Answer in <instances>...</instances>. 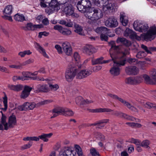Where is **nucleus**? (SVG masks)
Instances as JSON below:
<instances>
[{
  "label": "nucleus",
  "mask_w": 156,
  "mask_h": 156,
  "mask_svg": "<svg viewBox=\"0 0 156 156\" xmlns=\"http://www.w3.org/2000/svg\"><path fill=\"white\" fill-rule=\"evenodd\" d=\"M83 51L87 54L90 55L97 51V50L92 45H88L84 48Z\"/></svg>",
  "instance_id": "nucleus-18"
},
{
  "label": "nucleus",
  "mask_w": 156,
  "mask_h": 156,
  "mask_svg": "<svg viewBox=\"0 0 156 156\" xmlns=\"http://www.w3.org/2000/svg\"><path fill=\"white\" fill-rule=\"evenodd\" d=\"M109 121V119H104L96 122V129H101L104 127L105 126L104 124L108 123Z\"/></svg>",
  "instance_id": "nucleus-22"
},
{
  "label": "nucleus",
  "mask_w": 156,
  "mask_h": 156,
  "mask_svg": "<svg viewBox=\"0 0 156 156\" xmlns=\"http://www.w3.org/2000/svg\"><path fill=\"white\" fill-rule=\"evenodd\" d=\"M90 153L92 156H99V153L94 149H93L90 150Z\"/></svg>",
  "instance_id": "nucleus-58"
},
{
  "label": "nucleus",
  "mask_w": 156,
  "mask_h": 156,
  "mask_svg": "<svg viewBox=\"0 0 156 156\" xmlns=\"http://www.w3.org/2000/svg\"><path fill=\"white\" fill-rule=\"evenodd\" d=\"M150 74L151 78L147 75H144L143 78L146 83L151 85L156 84V69H152L150 72Z\"/></svg>",
  "instance_id": "nucleus-6"
},
{
  "label": "nucleus",
  "mask_w": 156,
  "mask_h": 156,
  "mask_svg": "<svg viewBox=\"0 0 156 156\" xmlns=\"http://www.w3.org/2000/svg\"><path fill=\"white\" fill-rule=\"evenodd\" d=\"M55 48L57 50L58 53L59 54L62 53V48L59 45L56 44L55 46Z\"/></svg>",
  "instance_id": "nucleus-62"
},
{
  "label": "nucleus",
  "mask_w": 156,
  "mask_h": 156,
  "mask_svg": "<svg viewBox=\"0 0 156 156\" xmlns=\"http://www.w3.org/2000/svg\"><path fill=\"white\" fill-rule=\"evenodd\" d=\"M8 87L11 90L16 91H19L22 90L23 88V85L20 84L17 85H13L9 84L8 85Z\"/></svg>",
  "instance_id": "nucleus-20"
},
{
  "label": "nucleus",
  "mask_w": 156,
  "mask_h": 156,
  "mask_svg": "<svg viewBox=\"0 0 156 156\" xmlns=\"http://www.w3.org/2000/svg\"><path fill=\"white\" fill-rule=\"evenodd\" d=\"M103 5L106 7L107 9L109 10H114L116 7L114 3L111 2V1H108L106 0L104 2L103 0V2H102Z\"/></svg>",
  "instance_id": "nucleus-19"
},
{
  "label": "nucleus",
  "mask_w": 156,
  "mask_h": 156,
  "mask_svg": "<svg viewBox=\"0 0 156 156\" xmlns=\"http://www.w3.org/2000/svg\"><path fill=\"white\" fill-rule=\"evenodd\" d=\"M49 34V33L47 32L46 31H44L43 32H40L39 33L38 35V37L40 38H41L42 35H44L45 36H48Z\"/></svg>",
  "instance_id": "nucleus-60"
},
{
  "label": "nucleus",
  "mask_w": 156,
  "mask_h": 156,
  "mask_svg": "<svg viewBox=\"0 0 156 156\" xmlns=\"http://www.w3.org/2000/svg\"><path fill=\"white\" fill-rule=\"evenodd\" d=\"M16 116L12 115L9 116L8 123V129L9 128H12L16 125Z\"/></svg>",
  "instance_id": "nucleus-16"
},
{
  "label": "nucleus",
  "mask_w": 156,
  "mask_h": 156,
  "mask_svg": "<svg viewBox=\"0 0 156 156\" xmlns=\"http://www.w3.org/2000/svg\"><path fill=\"white\" fill-rule=\"evenodd\" d=\"M32 89V87L29 86H25L21 93V98L24 99L27 97L30 94V92Z\"/></svg>",
  "instance_id": "nucleus-17"
},
{
  "label": "nucleus",
  "mask_w": 156,
  "mask_h": 156,
  "mask_svg": "<svg viewBox=\"0 0 156 156\" xmlns=\"http://www.w3.org/2000/svg\"><path fill=\"white\" fill-rule=\"evenodd\" d=\"M52 113L53 115L51 117V118H54L59 115H62L66 116H71L74 114L71 110L61 107L55 108L52 110Z\"/></svg>",
  "instance_id": "nucleus-4"
},
{
  "label": "nucleus",
  "mask_w": 156,
  "mask_h": 156,
  "mask_svg": "<svg viewBox=\"0 0 156 156\" xmlns=\"http://www.w3.org/2000/svg\"><path fill=\"white\" fill-rule=\"evenodd\" d=\"M43 27L42 24L33 25L31 23H27L25 27H22V29L25 30H34L37 29L41 28Z\"/></svg>",
  "instance_id": "nucleus-12"
},
{
  "label": "nucleus",
  "mask_w": 156,
  "mask_h": 156,
  "mask_svg": "<svg viewBox=\"0 0 156 156\" xmlns=\"http://www.w3.org/2000/svg\"><path fill=\"white\" fill-rule=\"evenodd\" d=\"M130 142L134 143L136 145L140 146L141 145V141L137 139L132 138L130 140Z\"/></svg>",
  "instance_id": "nucleus-50"
},
{
  "label": "nucleus",
  "mask_w": 156,
  "mask_h": 156,
  "mask_svg": "<svg viewBox=\"0 0 156 156\" xmlns=\"http://www.w3.org/2000/svg\"><path fill=\"white\" fill-rule=\"evenodd\" d=\"M116 42L118 43H121L124 45L128 47L130 45V42L128 41L124 38L118 37L116 40Z\"/></svg>",
  "instance_id": "nucleus-21"
},
{
  "label": "nucleus",
  "mask_w": 156,
  "mask_h": 156,
  "mask_svg": "<svg viewBox=\"0 0 156 156\" xmlns=\"http://www.w3.org/2000/svg\"><path fill=\"white\" fill-rule=\"evenodd\" d=\"M84 101L83 98L81 96H79L75 99V101L77 105H83L82 102Z\"/></svg>",
  "instance_id": "nucleus-44"
},
{
  "label": "nucleus",
  "mask_w": 156,
  "mask_h": 156,
  "mask_svg": "<svg viewBox=\"0 0 156 156\" xmlns=\"http://www.w3.org/2000/svg\"><path fill=\"white\" fill-rule=\"evenodd\" d=\"M133 78L135 84L140 83L142 80V77L140 76L133 77Z\"/></svg>",
  "instance_id": "nucleus-46"
},
{
  "label": "nucleus",
  "mask_w": 156,
  "mask_h": 156,
  "mask_svg": "<svg viewBox=\"0 0 156 156\" xmlns=\"http://www.w3.org/2000/svg\"><path fill=\"white\" fill-rule=\"evenodd\" d=\"M125 114L122 113L121 112H119L117 111L114 112L112 115L116 116L121 117L124 118Z\"/></svg>",
  "instance_id": "nucleus-49"
},
{
  "label": "nucleus",
  "mask_w": 156,
  "mask_h": 156,
  "mask_svg": "<svg viewBox=\"0 0 156 156\" xmlns=\"http://www.w3.org/2000/svg\"><path fill=\"white\" fill-rule=\"evenodd\" d=\"M107 95L108 96H109L113 99L118 100L119 101H120L121 102L124 104H125L126 101H125L123 100L122 99L119 98L116 95L110 93L108 94Z\"/></svg>",
  "instance_id": "nucleus-37"
},
{
  "label": "nucleus",
  "mask_w": 156,
  "mask_h": 156,
  "mask_svg": "<svg viewBox=\"0 0 156 156\" xmlns=\"http://www.w3.org/2000/svg\"><path fill=\"white\" fill-rule=\"evenodd\" d=\"M109 43L111 45V48L109 50L110 54L112 59H114L115 57H118L113 54V52L117 54L121 55V56L125 57L126 55L129 54V48H124L122 46H116L115 42L113 41H111Z\"/></svg>",
  "instance_id": "nucleus-1"
},
{
  "label": "nucleus",
  "mask_w": 156,
  "mask_h": 156,
  "mask_svg": "<svg viewBox=\"0 0 156 156\" xmlns=\"http://www.w3.org/2000/svg\"><path fill=\"white\" fill-rule=\"evenodd\" d=\"M140 32H143L147 30L149 27L147 24L144 23H141V25H140Z\"/></svg>",
  "instance_id": "nucleus-42"
},
{
  "label": "nucleus",
  "mask_w": 156,
  "mask_h": 156,
  "mask_svg": "<svg viewBox=\"0 0 156 156\" xmlns=\"http://www.w3.org/2000/svg\"><path fill=\"white\" fill-rule=\"evenodd\" d=\"M27 80V79L24 78L23 77V76H14L12 78V80L14 81H16L18 80L23 81Z\"/></svg>",
  "instance_id": "nucleus-48"
},
{
  "label": "nucleus",
  "mask_w": 156,
  "mask_h": 156,
  "mask_svg": "<svg viewBox=\"0 0 156 156\" xmlns=\"http://www.w3.org/2000/svg\"><path fill=\"white\" fill-rule=\"evenodd\" d=\"M42 23L45 26L48 25L49 24V21L47 18H45L42 20Z\"/></svg>",
  "instance_id": "nucleus-63"
},
{
  "label": "nucleus",
  "mask_w": 156,
  "mask_h": 156,
  "mask_svg": "<svg viewBox=\"0 0 156 156\" xmlns=\"http://www.w3.org/2000/svg\"><path fill=\"white\" fill-rule=\"evenodd\" d=\"M52 133L48 134L43 133L41 135L39 136V139H41L44 142H47L48 140V138H50L52 135Z\"/></svg>",
  "instance_id": "nucleus-26"
},
{
  "label": "nucleus",
  "mask_w": 156,
  "mask_h": 156,
  "mask_svg": "<svg viewBox=\"0 0 156 156\" xmlns=\"http://www.w3.org/2000/svg\"><path fill=\"white\" fill-rule=\"evenodd\" d=\"M80 3V2L79 1L77 4V8L78 10L82 13L87 12L88 10Z\"/></svg>",
  "instance_id": "nucleus-31"
},
{
  "label": "nucleus",
  "mask_w": 156,
  "mask_h": 156,
  "mask_svg": "<svg viewBox=\"0 0 156 156\" xmlns=\"http://www.w3.org/2000/svg\"><path fill=\"white\" fill-rule=\"evenodd\" d=\"M120 20L123 26H126L127 25L128 20L126 19L125 14L124 13H120Z\"/></svg>",
  "instance_id": "nucleus-30"
},
{
  "label": "nucleus",
  "mask_w": 156,
  "mask_h": 156,
  "mask_svg": "<svg viewBox=\"0 0 156 156\" xmlns=\"http://www.w3.org/2000/svg\"><path fill=\"white\" fill-rule=\"evenodd\" d=\"M57 1L55 0H52L51 2L48 4L49 7V9L50 12H53L54 11L58 10L60 9V5H61L65 3L63 1L66 0H57Z\"/></svg>",
  "instance_id": "nucleus-7"
},
{
  "label": "nucleus",
  "mask_w": 156,
  "mask_h": 156,
  "mask_svg": "<svg viewBox=\"0 0 156 156\" xmlns=\"http://www.w3.org/2000/svg\"><path fill=\"white\" fill-rule=\"evenodd\" d=\"M14 19L16 21L20 22H23L26 20L24 16L19 13H17L14 16Z\"/></svg>",
  "instance_id": "nucleus-34"
},
{
  "label": "nucleus",
  "mask_w": 156,
  "mask_h": 156,
  "mask_svg": "<svg viewBox=\"0 0 156 156\" xmlns=\"http://www.w3.org/2000/svg\"><path fill=\"white\" fill-rule=\"evenodd\" d=\"M109 29L107 28L101 27H98L95 30V31L98 33H105L107 34L108 32Z\"/></svg>",
  "instance_id": "nucleus-29"
},
{
  "label": "nucleus",
  "mask_w": 156,
  "mask_h": 156,
  "mask_svg": "<svg viewBox=\"0 0 156 156\" xmlns=\"http://www.w3.org/2000/svg\"><path fill=\"white\" fill-rule=\"evenodd\" d=\"M104 58L102 57L97 58L96 59L92 58L91 60L92 64V65H95L97 64H102L103 60Z\"/></svg>",
  "instance_id": "nucleus-35"
},
{
  "label": "nucleus",
  "mask_w": 156,
  "mask_h": 156,
  "mask_svg": "<svg viewBox=\"0 0 156 156\" xmlns=\"http://www.w3.org/2000/svg\"><path fill=\"white\" fill-rule=\"evenodd\" d=\"M12 7L11 5H9L6 6L4 12L6 14L10 15L12 12Z\"/></svg>",
  "instance_id": "nucleus-38"
},
{
  "label": "nucleus",
  "mask_w": 156,
  "mask_h": 156,
  "mask_svg": "<svg viewBox=\"0 0 156 156\" xmlns=\"http://www.w3.org/2000/svg\"><path fill=\"white\" fill-rule=\"evenodd\" d=\"M37 90L39 92H47L48 91V88L47 85L39 84L37 86Z\"/></svg>",
  "instance_id": "nucleus-24"
},
{
  "label": "nucleus",
  "mask_w": 156,
  "mask_h": 156,
  "mask_svg": "<svg viewBox=\"0 0 156 156\" xmlns=\"http://www.w3.org/2000/svg\"><path fill=\"white\" fill-rule=\"evenodd\" d=\"M49 87L51 90L55 91L57 90L59 88V86L57 84H51L49 85Z\"/></svg>",
  "instance_id": "nucleus-51"
},
{
  "label": "nucleus",
  "mask_w": 156,
  "mask_h": 156,
  "mask_svg": "<svg viewBox=\"0 0 156 156\" xmlns=\"http://www.w3.org/2000/svg\"><path fill=\"white\" fill-rule=\"evenodd\" d=\"M54 29L58 30L63 35L67 36L71 35L72 33L71 31L69 29L63 28L60 25H56L54 27Z\"/></svg>",
  "instance_id": "nucleus-11"
},
{
  "label": "nucleus",
  "mask_w": 156,
  "mask_h": 156,
  "mask_svg": "<svg viewBox=\"0 0 156 156\" xmlns=\"http://www.w3.org/2000/svg\"><path fill=\"white\" fill-rule=\"evenodd\" d=\"M80 2V3L82 4L88 10L91 7V3L90 0H82Z\"/></svg>",
  "instance_id": "nucleus-28"
},
{
  "label": "nucleus",
  "mask_w": 156,
  "mask_h": 156,
  "mask_svg": "<svg viewBox=\"0 0 156 156\" xmlns=\"http://www.w3.org/2000/svg\"><path fill=\"white\" fill-rule=\"evenodd\" d=\"M81 66V65L80 64L76 66L73 63H71L69 66L68 69L65 73V77L66 81L69 82L71 81L77 72V68H80Z\"/></svg>",
  "instance_id": "nucleus-3"
},
{
  "label": "nucleus",
  "mask_w": 156,
  "mask_h": 156,
  "mask_svg": "<svg viewBox=\"0 0 156 156\" xmlns=\"http://www.w3.org/2000/svg\"><path fill=\"white\" fill-rule=\"evenodd\" d=\"M3 104L4 105V108H2V109L4 111H5L7 108V98L6 96L5 95L3 98Z\"/></svg>",
  "instance_id": "nucleus-47"
},
{
  "label": "nucleus",
  "mask_w": 156,
  "mask_h": 156,
  "mask_svg": "<svg viewBox=\"0 0 156 156\" xmlns=\"http://www.w3.org/2000/svg\"><path fill=\"white\" fill-rule=\"evenodd\" d=\"M150 144V142L149 140H146L143 141L142 142H141V145L140 146L145 148L149 149L150 148L149 146Z\"/></svg>",
  "instance_id": "nucleus-39"
},
{
  "label": "nucleus",
  "mask_w": 156,
  "mask_h": 156,
  "mask_svg": "<svg viewBox=\"0 0 156 156\" xmlns=\"http://www.w3.org/2000/svg\"><path fill=\"white\" fill-rule=\"evenodd\" d=\"M91 71L87 70H83L80 71L76 75V78L81 79L87 77L91 73Z\"/></svg>",
  "instance_id": "nucleus-14"
},
{
  "label": "nucleus",
  "mask_w": 156,
  "mask_h": 156,
  "mask_svg": "<svg viewBox=\"0 0 156 156\" xmlns=\"http://www.w3.org/2000/svg\"><path fill=\"white\" fill-rule=\"evenodd\" d=\"M144 52L140 51L138 52L136 55V57L138 58H141L144 56Z\"/></svg>",
  "instance_id": "nucleus-61"
},
{
  "label": "nucleus",
  "mask_w": 156,
  "mask_h": 156,
  "mask_svg": "<svg viewBox=\"0 0 156 156\" xmlns=\"http://www.w3.org/2000/svg\"><path fill=\"white\" fill-rule=\"evenodd\" d=\"M92 12H87L86 15L88 19L92 21L97 20L101 18L103 16V14L102 11L100 9L93 8Z\"/></svg>",
  "instance_id": "nucleus-5"
},
{
  "label": "nucleus",
  "mask_w": 156,
  "mask_h": 156,
  "mask_svg": "<svg viewBox=\"0 0 156 156\" xmlns=\"http://www.w3.org/2000/svg\"><path fill=\"white\" fill-rule=\"evenodd\" d=\"M74 58L76 61L79 62L80 60V56L77 52H75L74 54Z\"/></svg>",
  "instance_id": "nucleus-59"
},
{
  "label": "nucleus",
  "mask_w": 156,
  "mask_h": 156,
  "mask_svg": "<svg viewBox=\"0 0 156 156\" xmlns=\"http://www.w3.org/2000/svg\"><path fill=\"white\" fill-rule=\"evenodd\" d=\"M156 34V27L152 28L146 34H141V37L145 41H151L154 39Z\"/></svg>",
  "instance_id": "nucleus-8"
},
{
  "label": "nucleus",
  "mask_w": 156,
  "mask_h": 156,
  "mask_svg": "<svg viewBox=\"0 0 156 156\" xmlns=\"http://www.w3.org/2000/svg\"><path fill=\"white\" fill-rule=\"evenodd\" d=\"M25 110H31L34 108L35 106V104L34 102L30 103L26 102L23 104Z\"/></svg>",
  "instance_id": "nucleus-25"
},
{
  "label": "nucleus",
  "mask_w": 156,
  "mask_h": 156,
  "mask_svg": "<svg viewBox=\"0 0 156 156\" xmlns=\"http://www.w3.org/2000/svg\"><path fill=\"white\" fill-rule=\"evenodd\" d=\"M125 72L129 75H136L138 73L139 69L135 66H129L126 68Z\"/></svg>",
  "instance_id": "nucleus-10"
},
{
  "label": "nucleus",
  "mask_w": 156,
  "mask_h": 156,
  "mask_svg": "<svg viewBox=\"0 0 156 156\" xmlns=\"http://www.w3.org/2000/svg\"><path fill=\"white\" fill-rule=\"evenodd\" d=\"M133 31L129 28L126 29L125 31V35L126 36H130Z\"/></svg>",
  "instance_id": "nucleus-56"
},
{
  "label": "nucleus",
  "mask_w": 156,
  "mask_h": 156,
  "mask_svg": "<svg viewBox=\"0 0 156 156\" xmlns=\"http://www.w3.org/2000/svg\"><path fill=\"white\" fill-rule=\"evenodd\" d=\"M126 83L130 84H134L133 77H129L126 78L125 80Z\"/></svg>",
  "instance_id": "nucleus-43"
},
{
  "label": "nucleus",
  "mask_w": 156,
  "mask_h": 156,
  "mask_svg": "<svg viewBox=\"0 0 156 156\" xmlns=\"http://www.w3.org/2000/svg\"><path fill=\"white\" fill-rule=\"evenodd\" d=\"M141 47L148 53H151V51H156V48L154 47H147L146 46L141 44Z\"/></svg>",
  "instance_id": "nucleus-27"
},
{
  "label": "nucleus",
  "mask_w": 156,
  "mask_h": 156,
  "mask_svg": "<svg viewBox=\"0 0 156 156\" xmlns=\"http://www.w3.org/2000/svg\"><path fill=\"white\" fill-rule=\"evenodd\" d=\"M22 75L23 77L24 78L27 79V78H30V72H23L22 73Z\"/></svg>",
  "instance_id": "nucleus-52"
},
{
  "label": "nucleus",
  "mask_w": 156,
  "mask_h": 156,
  "mask_svg": "<svg viewBox=\"0 0 156 156\" xmlns=\"http://www.w3.org/2000/svg\"><path fill=\"white\" fill-rule=\"evenodd\" d=\"M32 142L30 141L27 144L21 147L22 149H25L29 148L32 145Z\"/></svg>",
  "instance_id": "nucleus-57"
},
{
  "label": "nucleus",
  "mask_w": 156,
  "mask_h": 156,
  "mask_svg": "<svg viewBox=\"0 0 156 156\" xmlns=\"http://www.w3.org/2000/svg\"><path fill=\"white\" fill-rule=\"evenodd\" d=\"M100 37L101 40L105 41H107L108 40V37L107 36L103 34H101L100 36Z\"/></svg>",
  "instance_id": "nucleus-64"
},
{
  "label": "nucleus",
  "mask_w": 156,
  "mask_h": 156,
  "mask_svg": "<svg viewBox=\"0 0 156 156\" xmlns=\"http://www.w3.org/2000/svg\"><path fill=\"white\" fill-rule=\"evenodd\" d=\"M113 110L110 109L108 108H100L96 109H92L91 112H109L112 111Z\"/></svg>",
  "instance_id": "nucleus-36"
},
{
  "label": "nucleus",
  "mask_w": 156,
  "mask_h": 156,
  "mask_svg": "<svg viewBox=\"0 0 156 156\" xmlns=\"http://www.w3.org/2000/svg\"><path fill=\"white\" fill-rule=\"evenodd\" d=\"M105 25L110 27H115L118 25L117 20L113 17H110L105 22Z\"/></svg>",
  "instance_id": "nucleus-13"
},
{
  "label": "nucleus",
  "mask_w": 156,
  "mask_h": 156,
  "mask_svg": "<svg viewBox=\"0 0 156 156\" xmlns=\"http://www.w3.org/2000/svg\"><path fill=\"white\" fill-rule=\"evenodd\" d=\"M30 78L31 80H37V81H43L44 80H48L47 79L44 80V78L38 76H36L34 77L31 76L30 77Z\"/></svg>",
  "instance_id": "nucleus-45"
},
{
  "label": "nucleus",
  "mask_w": 156,
  "mask_h": 156,
  "mask_svg": "<svg viewBox=\"0 0 156 156\" xmlns=\"http://www.w3.org/2000/svg\"><path fill=\"white\" fill-rule=\"evenodd\" d=\"M35 47L37 50L41 53L44 57L47 58H48V56L45 52V49L41 46L38 43H36Z\"/></svg>",
  "instance_id": "nucleus-23"
},
{
  "label": "nucleus",
  "mask_w": 156,
  "mask_h": 156,
  "mask_svg": "<svg viewBox=\"0 0 156 156\" xmlns=\"http://www.w3.org/2000/svg\"><path fill=\"white\" fill-rule=\"evenodd\" d=\"M95 136L97 138L101 139V140H103L105 139L104 136L100 133H96Z\"/></svg>",
  "instance_id": "nucleus-53"
},
{
  "label": "nucleus",
  "mask_w": 156,
  "mask_h": 156,
  "mask_svg": "<svg viewBox=\"0 0 156 156\" xmlns=\"http://www.w3.org/2000/svg\"><path fill=\"white\" fill-rule=\"evenodd\" d=\"M59 23L62 25H64L66 27H72L73 26L72 22L70 20H67V21L64 20H62L60 21Z\"/></svg>",
  "instance_id": "nucleus-33"
},
{
  "label": "nucleus",
  "mask_w": 156,
  "mask_h": 156,
  "mask_svg": "<svg viewBox=\"0 0 156 156\" xmlns=\"http://www.w3.org/2000/svg\"><path fill=\"white\" fill-rule=\"evenodd\" d=\"M65 3H63V6H62L63 11L65 12L67 15L70 16L73 14L74 13V8L72 5L66 2V1H63Z\"/></svg>",
  "instance_id": "nucleus-9"
},
{
  "label": "nucleus",
  "mask_w": 156,
  "mask_h": 156,
  "mask_svg": "<svg viewBox=\"0 0 156 156\" xmlns=\"http://www.w3.org/2000/svg\"><path fill=\"white\" fill-rule=\"evenodd\" d=\"M74 26L76 29L74 30L75 32L80 35H84L83 31V29L81 26L76 24H75Z\"/></svg>",
  "instance_id": "nucleus-32"
},
{
  "label": "nucleus",
  "mask_w": 156,
  "mask_h": 156,
  "mask_svg": "<svg viewBox=\"0 0 156 156\" xmlns=\"http://www.w3.org/2000/svg\"><path fill=\"white\" fill-rule=\"evenodd\" d=\"M124 118L131 121H134V120L136 119L133 116L127 115L125 114L124 115Z\"/></svg>",
  "instance_id": "nucleus-55"
},
{
  "label": "nucleus",
  "mask_w": 156,
  "mask_h": 156,
  "mask_svg": "<svg viewBox=\"0 0 156 156\" xmlns=\"http://www.w3.org/2000/svg\"><path fill=\"white\" fill-rule=\"evenodd\" d=\"M62 47L65 53L68 55H70L72 53V49L69 43L65 42L62 44Z\"/></svg>",
  "instance_id": "nucleus-15"
},
{
  "label": "nucleus",
  "mask_w": 156,
  "mask_h": 156,
  "mask_svg": "<svg viewBox=\"0 0 156 156\" xmlns=\"http://www.w3.org/2000/svg\"><path fill=\"white\" fill-rule=\"evenodd\" d=\"M51 102V101L50 100H46L42 101L39 102L37 104L38 105V106H39L41 105H44L45 104H47L49 103L50 102Z\"/></svg>",
  "instance_id": "nucleus-54"
},
{
  "label": "nucleus",
  "mask_w": 156,
  "mask_h": 156,
  "mask_svg": "<svg viewBox=\"0 0 156 156\" xmlns=\"http://www.w3.org/2000/svg\"><path fill=\"white\" fill-rule=\"evenodd\" d=\"M144 106L148 108H155L156 109V104L151 103L149 102H147L144 105Z\"/></svg>",
  "instance_id": "nucleus-40"
},
{
  "label": "nucleus",
  "mask_w": 156,
  "mask_h": 156,
  "mask_svg": "<svg viewBox=\"0 0 156 156\" xmlns=\"http://www.w3.org/2000/svg\"><path fill=\"white\" fill-rule=\"evenodd\" d=\"M141 22L139 21H135L133 23V26L134 29L136 30L139 31L140 30V25H141Z\"/></svg>",
  "instance_id": "nucleus-41"
},
{
  "label": "nucleus",
  "mask_w": 156,
  "mask_h": 156,
  "mask_svg": "<svg viewBox=\"0 0 156 156\" xmlns=\"http://www.w3.org/2000/svg\"><path fill=\"white\" fill-rule=\"evenodd\" d=\"M112 60L113 61L114 64L113 67L110 70V72L112 75L116 76L119 74L120 69L119 67L125 64L126 58L125 57L121 56L119 58L118 57H115L114 59H112Z\"/></svg>",
  "instance_id": "nucleus-2"
}]
</instances>
